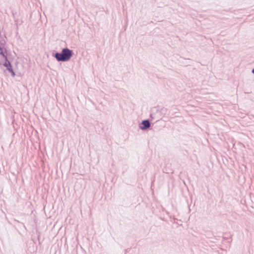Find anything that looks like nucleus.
<instances>
[{
  "label": "nucleus",
  "instance_id": "39448f33",
  "mask_svg": "<svg viewBox=\"0 0 254 254\" xmlns=\"http://www.w3.org/2000/svg\"><path fill=\"white\" fill-rule=\"evenodd\" d=\"M0 51H3V49H2V48H1V46H0Z\"/></svg>",
  "mask_w": 254,
  "mask_h": 254
},
{
  "label": "nucleus",
  "instance_id": "7ed1b4c3",
  "mask_svg": "<svg viewBox=\"0 0 254 254\" xmlns=\"http://www.w3.org/2000/svg\"><path fill=\"white\" fill-rule=\"evenodd\" d=\"M4 66L6 67V70L8 71L12 77H14L15 75V73L13 69L10 61H7V63H4Z\"/></svg>",
  "mask_w": 254,
  "mask_h": 254
},
{
  "label": "nucleus",
  "instance_id": "20e7f679",
  "mask_svg": "<svg viewBox=\"0 0 254 254\" xmlns=\"http://www.w3.org/2000/svg\"><path fill=\"white\" fill-rule=\"evenodd\" d=\"M7 61H9L3 51L0 52V65H2L4 66V63H7Z\"/></svg>",
  "mask_w": 254,
  "mask_h": 254
},
{
  "label": "nucleus",
  "instance_id": "f03ea898",
  "mask_svg": "<svg viewBox=\"0 0 254 254\" xmlns=\"http://www.w3.org/2000/svg\"><path fill=\"white\" fill-rule=\"evenodd\" d=\"M150 126V122L149 120H144L142 121L140 125L139 126V128L142 130H145L148 129Z\"/></svg>",
  "mask_w": 254,
  "mask_h": 254
},
{
  "label": "nucleus",
  "instance_id": "423d86ee",
  "mask_svg": "<svg viewBox=\"0 0 254 254\" xmlns=\"http://www.w3.org/2000/svg\"><path fill=\"white\" fill-rule=\"evenodd\" d=\"M252 72L254 74V68L252 69Z\"/></svg>",
  "mask_w": 254,
  "mask_h": 254
},
{
  "label": "nucleus",
  "instance_id": "f257e3e1",
  "mask_svg": "<svg viewBox=\"0 0 254 254\" xmlns=\"http://www.w3.org/2000/svg\"><path fill=\"white\" fill-rule=\"evenodd\" d=\"M73 55L72 50L67 47L62 50L61 52L54 51L52 56L58 62H65L70 60Z\"/></svg>",
  "mask_w": 254,
  "mask_h": 254
}]
</instances>
